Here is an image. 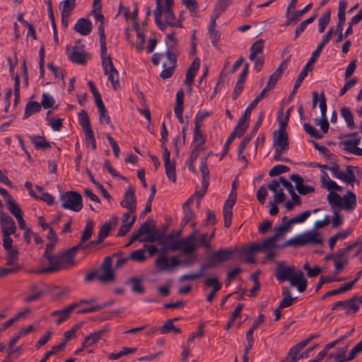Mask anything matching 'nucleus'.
<instances>
[{
  "label": "nucleus",
  "mask_w": 362,
  "mask_h": 362,
  "mask_svg": "<svg viewBox=\"0 0 362 362\" xmlns=\"http://www.w3.org/2000/svg\"><path fill=\"white\" fill-rule=\"evenodd\" d=\"M0 225L2 234H15L16 226L13 219L4 213H0Z\"/></svg>",
  "instance_id": "4468645a"
},
{
  "label": "nucleus",
  "mask_w": 362,
  "mask_h": 362,
  "mask_svg": "<svg viewBox=\"0 0 362 362\" xmlns=\"http://www.w3.org/2000/svg\"><path fill=\"white\" fill-rule=\"evenodd\" d=\"M129 283L132 285V291L136 293H144L145 289L142 280L139 278H132L129 280Z\"/></svg>",
  "instance_id": "8fccbe9b"
},
{
  "label": "nucleus",
  "mask_w": 362,
  "mask_h": 362,
  "mask_svg": "<svg viewBox=\"0 0 362 362\" xmlns=\"http://www.w3.org/2000/svg\"><path fill=\"white\" fill-rule=\"evenodd\" d=\"M135 213L126 212L122 216V224L117 233V236H124L131 229L136 221Z\"/></svg>",
  "instance_id": "2eb2a0df"
},
{
  "label": "nucleus",
  "mask_w": 362,
  "mask_h": 362,
  "mask_svg": "<svg viewBox=\"0 0 362 362\" xmlns=\"http://www.w3.org/2000/svg\"><path fill=\"white\" fill-rule=\"evenodd\" d=\"M319 337V334L310 335L309 337L305 339L304 340L301 341L296 345L292 346L288 353V356L291 358H297L298 354L301 350H303L312 340L317 339Z\"/></svg>",
  "instance_id": "4be33fe9"
},
{
  "label": "nucleus",
  "mask_w": 362,
  "mask_h": 362,
  "mask_svg": "<svg viewBox=\"0 0 362 362\" xmlns=\"http://www.w3.org/2000/svg\"><path fill=\"white\" fill-rule=\"evenodd\" d=\"M165 173L168 178L173 181V182H176V172H175V163L165 165Z\"/></svg>",
  "instance_id": "774afa93"
},
{
  "label": "nucleus",
  "mask_w": 362,
  "mask_h": 362,
  "mask_svg": "<svg viewBox=\"0 0 362 362\" xmlns=\"http://www.w3.org/2000/svg\"><path fill=\"white\" fill-rule=\"evenodd\" d=\"M99 272L98 280L102 282H110L114 279L112 270H102Z\"/></svg>",
  "instance_id": "338daca9"
},
{
  "label": "nucleus",
  "mask_w": 362,
  "mask_h": 362,
  "mask_svg": "<svg viewBox=\"0 0 362 362\" xmlns=\"http://www.w3.org/2000/svg\"><path fill=\"white\" fill-rule=\"evenodd\" d=\"M330 21V12L327 11L322 16L320 17L318 20V25H319V32L323 33L325 31V29L326 26L328 25V23Z\"/></svg>",
  "instance_id": "680f3d73"
},
{
  "label": "nucleus",
  "mask_w": 362,
  "mask_h": 362,
  "mask_svg": "<svg viewBox=\"0 0 362 362\" xmlns=\"http://www.w3.org/2000/svg\"><path fill=\"white\" fill-rule=\"evenodd\" d=\"M18 256L19 252L17 248L6 250V264L7 266H13V267H16V266H21L18 262Z\"/></svg>",
  "instance_id": "f704fd0d"
},
{
  "label": "nucleus",
  "mask_w": 362,
  "mask_h": 362,
  "mask_svg": "<svg viewBox=\"0 0 362 362\" xmlns=\"http://www.w3.org/2000/svg\"><path fill=\"white\" fill-rule=\"evenodd\" d=\"M320 182L322 187L327 189L329 192H332V190L338 192H341L343 190V188L338 185L336 182L332 180L329 177V175L325 171H322L321 173Z\"/></svg>",
  "instance_id": "aec40b11"
},
{
  "label": "nucleus",
  "mask_w": 362,
  "mask_h": 362,
  "mask_svg": "<svg viewBox=\"0 0 362 362\" xmlns=\"http://www.w3.org/2000/svg\"><path fill=\"white\" fill-rule=\"evenodd\" d=\"M205 143V138L203 136V134L201 132L200 127H199L197 125L194 127V139H193V144H194V149L196 151H201L202 150V146Z\"/></svg>",
  "instance_id": "72a5a7b5"
},
{
  "label": "nucleus",
  "mask_w": 362,
  "mask_h": 362,
  "mask_svg": "<svg viewBox=\"0 0 362 362\" xmlns=\"http://www.w3.org/2000/svg\"><path fill=\"white\" fill-rule=\"evenodd\" d=\"M355 301L353 298L348 300L337 301L334 303L332 310L341 308L346 310L347 314L356 313L358 310V306Z\"/></svg>",
  "instance_id": "412c9836"
},
{
  "label": "nucleus",
  "mask_w": 362,
  "mask_h": 362,
  "mask_svg": "<svg viewBox=\"0 0 362 362\" xmlns=\"http://www.w3.org/2000/svg\"><path fill=\"white\" fill-rule=\"evenodd\" d=\"M327 199L332 209H340L341 197H340L339 194L334 192H330L327 195Z\"/></svg>",
  "instance_id": "49530a36"
},
{
  "label": "nucleus",
  "mask_w": 362,
  "mask_h": 362,
  "mask_svg": "<svg viewBox=\"0 0 362 362\" xmlns=\"http://www.w3.org/2000/svg\"><path fill=\"white\" fill-rule=\"evenodd\" d=\"M30 290L32 292V294L28 295L27 297L24 298L25 303H30L35 301L40 298L43 291L40 289L37 284L31 285L30 287Z\"/></svg>",
  "instance_id": "37998d69"
},
{
  "label": "nucleus",
  "mask_w": 362,
  "mask_h": 362,
  "mask_svg": "<svg viewBox=\"0 0 362 362\" xmlns=\"http://www.w3.org/2000/svg\"><path fill=\"white\" fill-rule=\"evenodd\" d=\"M41 105L38 102L29 101L25 107L23 119H27L32 115L39 112L41 110Z\"/></svg>",
  "instance_id": "c9c22d12"
},
{
  "label": "nucleus",
  "mask_w": 362,
  "mask_h": 362,
  "mask_svg": "<svg viewBox=\"0 0 362 362\" xmlns=\"http://www.w3.org/2000/svg\"><path fill=\"white\" fill-rule=\"evenodd\" d=\"M31 140L37 148H46L49 146L45 137L34 135L31 137Z\"/></svg>",
  "instance_id": "0e129e2a"
},
{
  "label": "nucleus",
  "mask_w": 362,
  "mask_h": 362,
  "mask_svg": "<svg viewBox=\"0 0 362 362\" xmlns=\"http://www.w3.org/2000/svg\"><path fill=\"white\" fill-rule=\"evenodd\" d=\"M276 243V240L272 236L264 240L262 243L257 244V247L259 250H270L278 247Z\"/></svg>",
  "instance_id": "4d7b16f0"
},
{
  "label": "nucleus",
  "mask_w": 362,
  "mask_h": 362,
  "mask_svg": "<svg viewBox=\"0 0 362 362\" xmlns=\"http://www.w3.org/2000/svg\"><path fill=\"white\" fill-rule=\"evenodd\" d=\"M264 116V112H262L259 114L258 119H257L255 125L253 127L250 134L249 135L246 136L243 139V141L240 143V144L239 145V147H238V155L240 156V154H242L243 153V151L245 149V147L247 145V144L250 141L251 139L256 134L257 132L258 131L259 127L262 124Z\"/></svg>",
  "instance_id": "dca6fc26"
},
{
  "label": "nucleus",
  "mask_w": 362,
  "mask_h": 362,
  "mask_svg": "<svg viewBox=\"0 0 362 362\" xmlns=\"http://www.w3.org/2000/svg\"><path fill=\"white\" fill-rule=\"evenodd\" d=\"M283 299L279 303V308H288L293 305L296 298H292L290 288L287 286L282 287Z\"/></svg>",
  "instance_id": "c85d7f7f"
},
{
  "label": "nucleus",
  "mask_w": 362,
  "mask_h": 362,
  "mask_svg": "<svg viewBox=\"0 0 362 362\" xmlns=\"http://www.w3.org/2000/svg\"><path fill=\"white\" fill-rule=\"evenodd\" d=\"M302 235L303 245L309 243H312L317 245H322L323 243V240L320 234L317 233L315 230H312Z\"/></svg>",
  "instance_id": "b1692460"
},
{
  "label": "nucleus",
  "mask_w": 362,
  "mask_h": 362,
  "mask_svg": "<svg viewBox=\"0 0 362 362\" xmlns=\"http://www.w3.org/2000/svg\"><path fill=\"white\" fill-rule=\"evenodd\" d=\"M100 44L104 74L107 76L108 80L111 82L114 89L117 90L119 87V73L113 64L111 57L107 54L106 40H100Z\"/></svg>",
  "instance_id": "20e7f679"
},
{
  "label": "nucleus",
  "mask_w": 362,
  "mask_h": 362,
  "mask_svg": "<svg viewBox=\"0 0 362 362\" xmlns=\"http://www.w3.org/2000/svg\"><path fill=\"white\" fill-rule=\"evenodd\" d=\"M356 196L353 192L348 191L341 197L340 209L351 212L356 209Z\"/></svg>",
  "instance_id": "f3484780"
},
{
  "label": "nucleus",
  "mask_w": 362,
  "mask_h": 362,
  "mask_svg": "<svg viewBox=\"0 0 362 362\" xmlns=\"http://www.w3.org/2000/svg\"><path fill=\"white\" fill-rule=\"evenodd\" d=\"M340 113L341 117L344 119L347 127L351 129H354L356 125L354 120V115L350 109L347 107H343L340 110Z\"/></svg>",
  "instance_id": "58836bf2"
},
{
  "label": "nucleus",
  "mask_w": 362,
  "mask_h": 362,
  "mask_svg": "<svg viewBox=\"0 0 362 362\" xmlns=\"http://www.w3.org/2000/svg\"><path fill=\"white\" fill-rule=\"evenodd\" d=\"M74 29L82 35H88L92 30V23L88 19L82 18L78 20Z\"/></svg>",
  "instance_id": "bb28decb"
},
{
  "label": "nucleus",
  "mask_w": 362,
  "mask_h": 362,
  "mask_svg": "<svg viewBox=\"0 0 362 362\" xmlns=\"http://www.w3.org/2000/svg\"><path fill=\"white\" fill-rule=\"evenodd\" d=\"M290 179L291 181L295 182L296 188L300 194L305 195L313 193L315 191V188L313 187L304 185L302 177L297 174L291 175Z\"/></svg>",
  "instance_id": "a211bd4d"
},
{
  "label": "nucleus",
  "mask_w": 362,
  "mask_h": 362,
  "mask_svg": "<svg viewBox=\"0 0 362 362\" xmlns=\"http://www.w3.org/2000/svg\"><path fill=\"white\" fill-rule=\"evenodd\" d=\"M153 220L148 218L139 228V230L136 231L138 234H139V236L144 235L145 234H148L151 232L152 228H153Z\"/></svg>",
  "instance_id": "e2e57ef3"
},
{
  "label": "nucleus",
  "mask_w": 362,
  "mask_h": 362,
  "mask_svg": "<svg viewBox=\"0 0 362 362\" xmlns=\"http://www.w3.org/2000/svg\"><path fill=\"white\" fill-rule=\"evenodd\" d=\"M45 258L49 262V267L35 271V273L40 274H48L59 271L64 267L65 263L64 260V256H62L61 255H51L48 257H46Z\"/></svg>",
  "instance_id": "9d476101"
},
{
  "label": "nucleus",
  "mask_w": 362,
  "mask_h": 362,
  "mask_svg": "<svg viewBox=\"0 0 362 362\" xmlns=\"http://www.w3.org/2000/svg\"><path fill=\"white\" fill-rule=\"evenodd\" d=\"M107 331V328H103L86 337L82 343L83 349L90 347L96 344Z\"/></svg>",
  "instance_id": "393cba45"
},
{
  "label": "nucleus",
  "mask_w": 362,
  "mask_h": 362,
  "mask_svg": "<svg viewBox=\"0 0 362 362\" xmlns=\"http://www.w3.org/2000/svg\"><path fill=\"white\" fill-rule=\"evenodd\" d=\"M94 223L91 220H88L86 222V227L81 237L80 243L85 245V243L88 241L92 236L93 232Z\"/></svg>",
  "instance_id": "79ce46f5"
},
{
  "label": "nucleus",
  "mask_w": 362,
  "mask_h": 362,
  "mask_svg": "<svg viewBox=\"0 0 362 362\" xmlns=\"http://www.w3.org/2000/svg\"><path fill=\"white\" fill-rule=\"evenodd\" d=\"M249 122H250L249 119L242 117L239 119L238 124L235 127L231 134L234 135L235 137H236V136L240 137L242 135H243V134L246 131L247 128L248 127Z\"/></svg>",
  "instance_id": "7c9ffc66"
},
{
  "label": "nucleus",
  "mask_w": 362,
  "mask_h": 362,
  "mask_svg": "<svg viewBox=\"0 0 362 362\" xmlns=\"http://www.w3.org/2000/svg\"><path fill=\"white\" fill-rule=\"evenodd\" d=\"M291 230V228L288 223H286V225H281L279 227L274 228V234L272 235V237L277 242L280 239L284 238L285 235Z\"/></svg>",
  "instance_id": "c03bdc74"
},
{
  "label": "nucleus",
  "mask_w": 362,
  "mask_h": 362,
  "mask_svg": "<svg viewBox=\"0 0 362 362\" xmlns=\"http://www.w3.org/2000/svg\"><path fill=\"white\" fill-rule=\"evenodd\" d=\"M275 276L279 282L288 281L291 286H296L300 292H304L307 288V280L303 272L295 266H288L284 262L278 263Z\"/></svg>",
  "instance_id": "f03ea898"
},
{
  "label": "nucleus",
  "mask_w": 362,
  "mask_h": 362,
  "mask_svg": "<svg viewBox=\"0 0 362 362\" xmlns=\"http://www.w3.org/2000/svg\"><path fill=\"white\" fill-rule=\"evenodd\" d=\"M170 264L166 255H163L158 257L155 262L156 267L160 271H169L172 267L177 266H190L194 264V259H188L184 261L179 260L177 256H173L170 258Z\"/></svg>",
  "instance_id": "423d86ee"
},
{
  "label": "nucleus",
  "mask_w": 362,
  "mask_h": 362,
  "mask_svg": "<svg viewBox=\"0 0 362 362\" xmlns=\"http://www.w3.org/2000/svg\"><path fill=\"white\" fill-rule=\"evenodd\" d=\"M112 304V301L107 302L100 305H93L88 308H84L81 310L77 312L78 314H87L97 312L100 310H102L106 307H108Z\"/></svg>",
  "instance_id": "3c124183"
},
{
  "label": "nucleus",
  "mask_w": 362,
  "mask_h": 362,
  "mask_svg": "<svg viewBox=\"0 0 362 362\" xmlns=\"http://www.w3.org/2000/svg\"><path fill=\"white\" fill-rule=\"evenodd\" d=\"M303 129L305 132L313 138L317 139L322 138V135L318 132V130L308 123H305L303 124Z\"/></svg>",
  "instance_id": "69168bd1"
},
{
  "label": "nucleus",
  "mask_w": 362,
  "mask_h": 362,
  "mask_svg": "<svg viewBox=\"0 0 362 362\" xmlns=\"http://www.w3.org/2000/svg\"><path fill=\"white\" fill-rule=\"evenodd\" d=\"M165 55L168 61L163 63V69L160 74V78L163 80L168 79L173 76L177 63L176 55L174 52L166 51Z\"/></svg>",
  "instance_id": "9b49d317"
},
{
  "label": "nucleus",
  "mask_w": 362,
  "mask_h": 362,
  "mask_svg": "<svg viewBox=\"0 0 362 362\" xmlns=\"http://www.w3.org/2000/svg\"><path fill=\"white\" fill-rule=\"evenodd\" d=\"M355 247L357 248V250L354 254V255L356 256L362 251V243L356 242L346 248L339 250L336 254H334V259H342L344 256Z\"/></svg>",
  "instance_id": "cd10ccee"
},
{
  "label": "nucleus",
  "mask_w": 362,
  "mask_h": 362,
  "mask_svg": "<svg viewBox=\"0 0 362 362\" xmlns=\"http://www.w3.org/2000/svg\"><path fill=\"white\" fill-rule=\"evenodd\" d=\"M6 204L8 205V206H7L8 210L16 218L19 217L23 215L22 210L20 209V207L16 204V202L14 199L9 200V202Z\"/></svg>",
  "instance_id": "13d9d810"
},
{
  "label": "nucleus",
  "mask_w": 362,
  "mask_h": 362,
  "mask_svg": "<svg viewBox=\"0 0 362 362\" xmlns=\"http://www.w3.org/2000/svg\"><path fill=\"white\" fill-rule=\"evenodd\" d=\"M259 251L257 247V243H254L250 247L243 250V255L245 261L249 264H253L255 262V252Z\"/></svg>",
  "instance_id": "2f4dec72"
},
{
  "label": "nucleus",
  "mask_w": 362,
  "mask_h": 362,
  "mask_svg": "<svg viewBox=\"0 0 362 362\" xmlns=\"http://www.w3.org/2000/svg\"><path fill=\"white\" fill-rule=\"evenodd\" d=\"M216 23H214V21L213 22H210V24L209 25L208 31L209 37L211 38V43L213 46L217 47L218 42L220 40V33L218 30H217L216 28Z\"/></svg>",
  "instance_id": "a19ab883"
},
{
  "label": "nucleus",
  "mask_w": 362,
  "mask_h": 362,
  "mask_svg": "<svg viewBox=\"0 0 362 362\" xmlns=\"http://www.w3.org/2000/svg\"><path fill=\"white\" fill-rule=\"evenodd\" d=\"M235 252V250L232 248L220 249L214 252L209 258V262L204 264V266L208 269L212 268L231 259L232 255Z\"/></svg>",
  "instance_id": "1a4fd4ad"
},
{
  "label": "nucleus",
  "mask_w": 362,
  "mask_h": 362,
  "mask_svg": "<svg viewBox=\"0 0 362 362\" xmlns=\"http://www.w3.org/2000/svg\"><path fill=\"white\" fill-rule=\"evenodd\" d=\"M129 259L137 262H144L146 260V256L145 255V249H139L132 252L129 255Z\"/></svg>",
  "instance_id": "6e6d98bb"
},
{
  "label": "nucleus",
  "mask_w": 362,
  "mask_h": 362,
  "mask_svg": "<svg viewBox=\"0 0 362 362\" xmlns=\"http://www.w3.org/2000/svg\"><path fill=\"white\" fill-rule=\"evenodd\" d=\"M290 170V168L284 165H276L274 166L269 172L271 177H275L282 173H287Z\"/></svg>",
  "instance_id": "052dcab7"
},
{
  "label": "nucleus",
  "mask_w": 362,
  "mask_h": 362,
  "mask_svg": "<svg viewBox=\"0 0 362 362\" xmlns=\"http://www.w3.org/2000/svg\"><path fill=\"white\" fill-rule=\"evenodd\" d=\"M354 167L351 165H347L346 167V171H343L340 169L337 164L332 165V168H329V170L332 173V175L344 182V183L349 184L351 186L354 185L356 180V175L354 172Z\"/></svg>",
  "instance_id": "0eeeda50"
},
{
  "label": "nucleus",
  "mask_w": 362,
  "mask_h": 362,
  "mask_svg": "<svg viewBox=\"0 0 362 362\" xmlns=\"http://www.w3.org/2000/svg\"><path fill=\"white\" fill-rule=\"evenodd\" d=\"M118 222V217L112 216L108 221L105 222L100 228L98 233V242H103L106 238L112 227L116 226Z\"/></svg>",
  "instance_id": "5701e85b"
},
{
  "label": "nucleus",
  "mask_w": 362,
  "mask_h": 362,
  "mask_svg": "<svg viewBox=\"0 0 362 362\" xmlns=\"http://www.w3.org/2000/svg\"><path fill=\"white\" fill-rule=\"evenodd\" d=\"M348 346L345 347L340 348L339 349V352L337 354H332L330 357L334 358L336 360V362H346L352 361L353 358H349V355L346 356V353L347 351Z\"/></svg>",
  "instance_id": "de8ad7c7"
},
{
  "label": "nucleus",
  "mask_w": 362,
  "mask_h": 362,
  "mask_svg": "<svg viewBox=\"0 0 362 362\" xmlns=\"http://www.w3.org/2000/svg\"><path fill=\"white\" fill-rule=\"evenodd\" d=\"M78 120L84 132L92 130L89 117L85 110H81L78 113Z\"/></svg>",
  "instance_id": "a18cd8bd"
},
{
  "label": "nucleus",
  "mask_w": 362,
  "mask_h": 362,
  "mask_svg": "<svg viewBox=\"0 0 362 362\" xmlns=\"http://www.w3.org/2000/svg\"><path fill=\"white\" fill-rule=\"evenodd\" d=\"M120 204L122 207L128 209V213H135L136 210V200L135 189L132 186H129L124 194V199Z\"/></svg>",
  "instance_id": "f8f14e48"
},
{
  "label": "nucleus",
  "mask_w": 362,
  "mask_h": 362,
  "mask_svg": "<svg viewBox=\"0 0 362 362\" xmlns=\"http://www.w3.org/2000/svg\"><path fill=\"white\" fill-rule=\"evenodd\" d=\"M360 143L359 138H354L343 141L344 150L357 156H362V148H358L357 146Z\"/></svg>",
  "instance_id": "a878e982"
},
{
  "label": "nucleus",
  "mask_w": 362,
  "mask_h": 362,
  "mask_svg": "<svg viewBox=\"0 0 362 362\" xmlns=\"http://www.w3.org/2000/svg\"><path fill=\"white\" fill-rule=\"evenodd\" d=\"M59 199L63 209L78 212L83 208L82 196L76 192H66L61 194Z\"/></svg>",
  "instance_id": "39448f33"
},
{
  "label": "nucleus",
  "mask_w": 362,
  "mask_h": 362,
  "mask_svg": "<svg viewBox=\"0 0 362 362\" xmlns=\"http://www.w3.org/2000/svg\"><path fill=\"white\" fill-rule=\"evenodd\" d=\"M54 103V99L48 93H44L42 95V100L40 103L41 107H43L45 109H48L53 107Z\"/></svg>",
  "instance_id": "bf43d9fd"
},
{
  "label": "nucleus",
  "mask_w": 362,
  "mask_h": 362,
  "mask_svg": "<svg viewBox=\"0 0 362 362\" xmlns=\"http://www.w3.org/2000/svg\"><path fill=\"white\" fill-rule=\"evenodd\" d=\"M76 308V305L71 304L68 307L59 310H54L51 313L52 317H55V322L57 325L65 322L71 315L72 311Z\"/></svg>",
  "instance_id": "6ab92c4d"
},
{
  "label": "nucleus",
  "mask_w": 362,
  "mask_h": 362,
  "mask_svg": "<svg viewBox=\"0 0 362 362\" xmlns=\"http://www.w3.org/2000/svg\"><path fill=\"white\" fill-rule=\"evenodd\" d=\"M137 35V40L135 44V48L139 52H141L144 48V43L146 42L145 35L142 32L140 31L139 25H136L134 26Z\"/></svg>",
  "instance_id": "09e8293b"
},
{
  "label": "nucleus",
  "mask_w": 362,
  "mask_h": 362,
  "mask_svg": "<svg viewBox=\"0 0 362 362\" xmlns=\"http://www.w3.org/2000/svg\"><path fill=\"white\" fill-rule=\"evenodd\" d=\"M76 0H64L59 4V8L62 10V18H69L71 11L75 8Z\"/></svg>",
  "instance_id": "c756f323"
},
{
  "label": "nucleus",
  "mask_w": 362,
  "mask_h": 362,
  "mask_svg": "<svg viewBox=\"0 0 362 362\" xmlns=\"http://www.w3.org/2000/svg\"><path fill=\"white\" fill-rule=\"evenodd\" d=\"M198 235V230L194 229L193 232L186 238L189 243V245L185 248V254L190 255L194 252L197 245L196 243V239Z\"/></svg>",
  "instance_id": "473e14b6"
},
{
  "label": "nucleus",
  "mask_w": 362,
  "mask_h": 362,
  "mask_svg": "<svg viewBox=\"0 0 362 362\" xmlns=\"http://www.w3.org/2000/svg\"><path fill=\"white\" fill-rule=\"evenodd\" d=\"M165 41L167 46L166 51L173 52V49H175L177 43V39L175 37V33L172 32L170 33L167 34Z\"/></svg>",
  "instance_id": "5fc2aeb1"
},
{
  "label": "nucleus",
  "mask_w": 362,
  "mask_h": 362,
  "mask_svg": "<svg viewBox=\"0 0 362 362\" xmlns=\"http://www.w3.org/2000/svg\"><path fill=\"white\" fill-rule=\"evenodd\" d=\"M273 134V146L275 149L274 158L279 159V153H284L288 150V137L287 132L274 131Z\"/></svg>",
  "instance_id": "6e6552de"
},
{
  "label": "nucleus",
  "mask_w": 362,
  "mask_h": 362,
  "mask_svg": "<svg viewBox=\"0 0 362 362\" xmlns=\"http://www.w3.org/2000/svg\"><path fill=\"white\" fill-rule=\"evenodd\" d=\"M69 58L74 63L85 64L86 62V54L82 45H76L67 50Z\"/></svg>",
  "instance_id": "ddd939ff"
},
{
  "label": "nucleus",
  "mask_w": 362,
  "mask_h": 362,
  "mask_svg": "<svg viewBox=\"0 0 362 362\" xmlns=\"http://www.w3.org/2000/svg\"><path fill=\"white\" fill-rule=\"evenodd\" d=\"M189 245V243L186 238H182L173 242L170 246L167 249L170 251H176L182 249V252L185 254V248Z\"/></svg>",
  "instance_id": "864d4df0"
},
{
  "label": "nucleus",
  "mask_w": 362,
  "mask_h": 362,
  "mask_svg": "<svg viewBox=\"0 0 362 362\" xmlns=\"http://www.w3.org/2000/svg\"><path fill=\"white\" fill-rule=\"evenodd\" d=\"M332 33L333 28H330L326 33V34L324 35L322 42L317 45L316 49L312 53L310 59H309L308 62L305 64V66L303 67L295 82L291 96L293 95L296 93L298 88L300 86L302 82L307 76L308 71L311 69L312 64L316 61L317 57L320 56V54L322 49H323L324 46L329 41L332 35Z\"/></svg>",
  "instance_id": "7ed1b4c3"
},
{
  "label": "nucleus",
  "mask_w": 362,
  "mask_h": 362,
  "mask_svg": "<svg viewBox=\"0 0 362 362\" xmlns=\"http://www.w3.org/2000/svg\"><path fill=\"white\" fill-rule=\"evenodd\" d=\"M192 203V200L189 199L183 205L184 217L182 218L181 224L186 226L190 221L194 219L195 217L194 213L189 208V205Z\"/></svg>",
  "instance_id": "4c0bfd02"
},
{
  "label": "nucleus",
  "mask_w": 362,
  "mask_h": 362,
  "mask_svg": "<svg viewBox=\"0 0 362 362\" xmlns=\"http://www.w3.org/2000/svg\"><path fill=\"white\" fill-rule=\"evenodd\" d=\"M206 269H207L206 268L204 264H202L197 272L183 274L180 277L179 281H180V282H184L185 281H189V280H190V281L196 280V279L202 277L204 274Z\"/></svg>",
  "instance_id": "ea45409f"
},
{
  "label": "nucleus",
  "mask_w": 362,
  "mask_h": 362,
  "mask_svg": "<svg viewBox=\"0 0 362 362\" xmlns=\"http://www.w3.org/2000/svg\"><path fill=\"white\" fill-rule=\"evenodd\" d=\"M156 6L154 10L156 23L162 31H165L167 28L175 27L181 28V22L176 19L172 10L174 5L173 0H156Z\"/></svg>",
  "instance_id": "f257e3e1"
},
{
  "label": "nucleus",
  "mask_w": 362,
  "mask_h": 362,
  "mask_svg": "<svg viewBox=\"0 0 362 362\" xmlns=\"http://www.w3.org/2000/svg\"><path fill=\"white\" fill-rule=\"evenodd\" d=\"M311 213L310 211H305L300 214H298L295 217L289 219V222L288 223L291 228L294 224L302 223L310 216Z\"/></svg>",
  "instance_id": "603ef678"
},
{
  "label": "nucleus",
  "mask_w": 362,
  "mask_h": 362,
  "mask_svg": "<svg viewBox=\"0 0 362 362\" xmlns=\"http://www.w3.org/2000/svg\"><path fill=\"white\" fill-rule=\"evenodd\" d=\"M264 48V40H259L254 42L250 47V53L249 59L250 61H254L256 57H259V54H262Z\"/></svg>",
  "instance_id": "e433bc0d"
}]
</instances>
